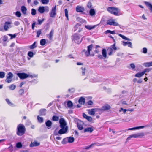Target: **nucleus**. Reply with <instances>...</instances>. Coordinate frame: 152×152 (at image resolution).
Listing matches in <instances>:
<instances>
[{
  "label": "nucleus",
  "instance_id": "nucleus-1",
  "mask_svg": "<svg viewBox=\"0 0 152 152\" xmlns=\"http://www.w3.org/2000/svg\"><path fill=\"white\" fill-rule=\"evenodd\" d=\"M26 131V128L22 124H19L17 126L16 134L19 136L23 135Z\"/></svg>",
  "mask_w": 152,
  "mask_h": 152
},
{
  "label": "nucleus",
  "instance_id": "nucleus-2",
  "mask_svg": "<svg viewBox=\"0 0 152 152\" xmlns=\"http://www.w3.org/2000/svg\"><path fill=\"white\" fill-rule=\"evenodd\" d=\"M107 10L110 13L116 16L118 15V13L120 12V10L119 9L113 7H108L107 8Z\"/></svg>",
  "mask_w": 152,
  "mask_h": 152
},
{
  "label": "nucleus",
  "instance_id": "nucleus-3",
  "mask_svg": "<svg viewBox=\"0 0 152 152\" xmlns=\"http://www.w3.org/2000/svg\"><path fill=\"white\" fill-rule=\"evenodd\" d=\"M82 35L78 34H75L72 36V39L75 42L79 44L81 43L82 41V39H80V37Z\"/></svg>",
  "mask_w": 152,
  "mask_h": 152
},
{
  "label": "nucleus",
  "instance_id": "nucleus-4",
  "mask_svg": "<svg viewBox=\"0 0 152 152\" xmlns=\"http://www.w3.org/2000/svg\"><path fill=\"white\" fill-rule=\"evenodd\" d=\"M93 46V45L91 44L87 47V50L84 49L83 50V53H85L86 57L90 55V51L91 50Z\"/></svg>",
  "mask_w": 152,
  "mask_h": 152
},
{
  "label": "nucleus",
  "instance_id": "nucleus-5",
  "mask_svg": "<svg viewBox=\"0 0 152 152\" xmlns=\"http://www.w3.org/2000/svg\"><path fill=\"white\" fill-rule=\"evenodd\" d=\"M56 6L55 5L54 7L52 8L51 11L49 13L50 17L52 18L55 17L56 15Z\"/></svg>",
  "mask_w": 152,
  "mask_h": 152
},
{
  "label": "nucleus",
  "instance_id": "nucleus-6",
  "mask_svg": "<svg viewBox=\"0 0 152 152\" xmlns=\"http://www.w3.org/2000/svg\"><path fill=\"white\" fill-rule=\"evenodd\" d=\"M13 76V75L11 72H9L6 76L7 78L5 81L8 83H10L12 81V78Z\"/></svg>",
  "mask_w": 152,
  "mask_h": 152
},
{
  "label": "nucleus",
  "instance_id": "nucleus-7",
  "mask_svg": "<svg viewBox=\"0 0 152 152\" xmlns=\"http://www.w3.org/2000/svg\"><path fill=\"white\" fill-rule=\"evenodd\" d=\"M17 75L21 79H25L29 76V75L24 73H19L17 74Z\"/></svg>",
  "mask_w": 152,
  "mask_h": 152
},
{
  "label": "nucleus",
  "instance_id": "nucleus-8",
  "mask_svg": "<svg viewBox=\"0 0 152 152\" xmlns=\"http://www.w3.org/2000/svg\"><path fill=\"white\" fill-rule=\"evenodd\" d=\"M107 24L110 25H113L114 26H118L119 25L115 21V20L111 19L107 20Z\"/></svg>",
  "mask_w": 152,
  "mask_h": 152
},
{
  "label": "nucleus",
  "instance_id": "nucleus-9",
  "mask_svg": "<svg viewBox=\"0 0 152 152\" xmlns=\"http://www.w3.org/2000/svg\"><path fill=\"white\" fill-rule=\"evenodd\" d=\"M12 24V23L10 22H5L4 26V30L6 31L8 30V28L12 27L11 26Z\"/></svg>",
  "mask_w": 152,
  "mask_h": 152
},
{
  "label": "nucleus",
  "instance_id": "nucleus-10",
  "mask_svg": "<svg viewBox=\"0 0 152 152\" xmlns=\"http://www.w3.org/2000/svg\"><path fill=\"white\" fill-rule=\"evenodd\" d=\"M60 127L61 128L65 127L67 126H66V123L64 118H61L59 120Z\"/></svg>",
  "mask_w": 152,
  "mask_h": 152
},
{
  "label": "nucleus",
  "instance_id": "nucleus-11",
  "mask_svg": "<svg viewBox=\"0 0 152 152\" xmlns=\"http://www.w3.org/2000/svg\"><path fill=\"white\" fill-rule=\"evenodd\" d=\"M58 132V133L59 134H62L66 133L68 130V128L67 126H66L65 127L61 128Z\"/></svg>",
  "mask_w": 152,
  "mask_h": 152
},
{
  "label": "nucleus",
  "instance_id": "nucleus-12",
  "mask_svg": "<svg viewBox=\"0 0 152 152\" xmlns=\"http://www.w3.org/2000/svg\"><path fill=\"white\" fill-rule=\"evenodd\" d=\"M83 122L82 121H80L79 122L77 123V126L78 129L80 130H82L83 129Z\"/></svg>",
  "mask_w": 152,
  "mask_h": 152
},
{
  "label": "nucleus",
  "instance_id": "nucleus-13",
  "mask_svg": "<svg viewBox=\"0 0 152 152\" xmlns=\"http://www.w3.org/2000/svg\"><path fill=\"white\" fill-rule=\"evenodd\" d=\"M46 111L45 109H41L39 111V114L40 115H45L46 114Z\"/></svg>",
  "mask_w": 152,
  "mask_h": 152
},
{
  "label": "nucleus",
  "instance_id": "nucleus-14",
  "mask_svg": "<svg viewBox=\"0 0 152 152\" xmlns=\"http://www.w3.org/2000/svg\"><path fill=\"white\" fill-rule=\"evenodd\" d=\"M76 10L78 12H83L84 10V9L83 7L78 6L76 8Z\"/></svg>",
  "mask_w": 152,
  "mask_h": 152
},
{
  "label": "nucleus",
  "instance_id": "nucleus-15",
  "mask_svg": "<svg viewBox=\"0 0 152 152\" xmlns=\"http://www.w3.org/2000/svg\"><path fill=\"white\" fill-rule=\"evenodd\" d=\"M97 25H96L92 26L89 25H85V27L86 28L88 29V30H91L95 28Z\"/></svg>",
  "mask_w": 152,
  "mask_h": 152
},
{
  "label": "nucleus",
  "instance_id": "nucleus-16",
  "mask_svg": "<svg viewBox=\"0 0 152 152\" xmlns=\"http://www.w3.org/2000/svg\"><path fill=\"white\" fill-rule=\"evenodd\" d=\"M145 3L150 10L151 12H152V5L148 2L145 1Z\"/></svg>",
  "mask_w": 152,
  "mask_h": 152
},
{
  "label": "nucleus",
  "instance_id": "nucleus-17",
  "mask_svg": "<svg viewBox=\"0 0 152 152\" xmlns=\"http://www.w3.org/2000/svg\"><path fill=\"white\" fill-rule=\"evenodd\" d=\"M39 143L38 142L36 141H34L33 142L31 143L30 145V146L31 147L34 146H39Z\"/></svg>",
  "mask_w": 152,
  "mask_h": 152
},
{
  "label": "nucleus",
  "instance_id": "nucleus-18",
  "mask_svg": "<svg viewBox=\"0 0 152 152\" xmlns=\"http://www.w3.org/2000/svg\"><path fill=\"white\" fill-rule=\"evenodd\" d=\"M83 117L84 118L86 119L88 121H91L92 120V118L91 117L88 116L86 114L84 113H83Z\"/></svg>",
  "mask_w": 152,
  "mask_h": 152
},
{
  "label": "nucleus",
  "instance_id": "nucleus-19",
  "mask_svg": "<svg viewBox=\"0 0 152 152\" xmlns=\"http://www.w3.org/2000/svg\"><path fill=\"white\" fill-rule=\"evenodd\" d=\"M21 10L23 14L24 15L26 14L27 9L25 6H23L21 7Z\"/></svg>",
  "mask_w": 152,
  "mask_h": 152
},
{
  "label": "nucleus",
  "instance_id": "nucleus-20",
  "mask_svg": "<svg viewBox=\"0 0 152 152\" xmlns=\"http://www.w3.org/2000/svg\"><path fill=\"white\" fill-rule=\"evenodd\" d=\"M110 108V107L108 105H106L102 106L101 108L102 110H106L109 109Z\"/></svg>",
  "mask_w": 152,
  "mask_h": 152
},
{
  "label": "nucleus",
  "instance_id": "nucleus-21",
  "mask_svg": "<svg viewBox=\"0 0 152 152\" xmlns=\"http://www.w3.org/2000/svg\"><path fill=\"white\" fill-rule=\"evenodd\" d=\"M67 105L68 107L69 108H72L73 106V104L71 101L69 100L67 102Z\"/></svg>",
  "mask_w": 152,
  "mask_h": 152
},
{
  "label": "nucleus",
  "instance_id": "nucleus-22",
  "mask_svg": "<svg viewBox=\"0 0 152 152\" xmlns=\"http://www.w3.org/2000/svg\"><path fill=\"white\" fill-rule=\"evenodd\" d=\"M52 124V122L49 120H48L45 122V124L48 127V129H50V126Z\"/></svg>",
  "mask_w": 152,
  "mask_h": 152
},
{
  "label": "nucleus",
  "instance_id": "nucleus-23",
  "mask_svg": "<svg viewBox=\"0 0 152 152\" xmlns=\"http://www.w3.org/2000/svg\"><path fill=\"white\" fill-rule=\"evenodd\" d=\"M78 102L80 104H83L85 103V99L82 97H81L79 99Z\"/></svg>",
  "mask_w": 152,
  "mask_h": 152
},
{
  "label": "nucleus",
  "instance_id": "nucleus-24",
  "mask_svg": "<svg viewBox=\"0 0 152 152\" xmlns=\"http://www.w3.org/2000/svg\"><path fill=\"white\" fill-rule=\"evenodd\" d=\"M93 130L91 127H88L85 129L84 130V132H89L91 133Z\"/></svg>",
  "mask_w": 152,
  "mask_h": 152
},
{
  "label": "nucleus",
  "instance_id": "nucleus-25",
  "mask_svg": "<svg viewBox=\"0 0 152 152\" xmlns=\"http://www.w3.org/2000/svg\"><path fill=\"white\" fill-rule=\"evenodd\" d=\"M96 14V12L94 9H91L89 11L90 15L91 16H94Z\"/></svg>",
  "mask_w": 152,
  "mask_h": 152
},
{
  "label": "nucleus",
  "instance_id": "nucleus-26",
  "mask_svg": "<svg viewBox=\"0 0 152 152\" xmlns=\"http://www.w3.org/2000/svg\"><path fill=\"white\" fill-rule=\"evenodd\" d=\"M54 30L52 29L49 34L48 38L50 40H51L52 39L53 36L54 34Z\"/></svg>",
  "mask_w": 152,
  "mask_h": 152
},
{
  "label": "nucleus",
  "instance_id": "nucleus-27",
  "mask_svg": "<svg viewBox=\"0 0 152 152\" xmlns=\"http://www.w3.org/2000/svg\"><path fill=\"white\" fill-rule=\"evenodd\" d=\"M88 112L89 114L91 115H94L95 113L93 108L88 110Z\"/></svg>",
  "mask_w": 152,
  "mask_h": 152
},
{
  "label": "nucleus",
  "instance_id": "nucleus-28",
  "mask_svg": "<svg viewBox=\"0 0 152 152\" xmlns=\"http://www.w3.org/2000/svg\"><path fill=\"white\" fill-rule=\"evenodd\" d=\"M102 56L104 58H105L107 57V53L106 50L103 49L102 51Z\"/></svg>",
  "mask_w": 152,
  "mask_h": 152
},
{
  "label": "nucleus",
  "instance_id": "nucleus-29",
  "mask_svg": "<svg viewBox=\"0 0 152 152\" xmlns=\"http://www.w3.org/2000/svg\"><path fill=\"white\" fill-rule=\"evenodd\" d=\"M144 75L143 72H140L137 73L135 75V76L137 77H140Z\"/></svg>",
  "mask_w": 152,
  "mask_h": 152
},
{
  "label": "nucleus",
  "instance_id": "nucleus-30",
  "mask_svg": "<svg viewBox=\"0 0 152 152\" xmlns=\"http://www.w3.org/2000/svg\"><path fill=\"white\" fill-rule=\"evenodd\" d=\"M38 11L41 14H42L44 12V7H39L38 9Z\"/></svg>",
  "mask_w": 152,
  "mask_h": 152
},
{
  "label": "nucleus",
  "instance_id": "nucleus-31",
  "mask_svg": "<svg viewBox=\"0 0 152 152\" xmlns=\"http://www.w3.org/2000/svg\"><path fill=\"white\" fill-rule=\"evenodd\" d=\"M37 42H35L33 44L29 46V48L31 49H34L37 47Z\"/></svg>",
  "mask_w": 152,
  "mask_h": 152
},
{
  "label": "nucleus",
  "instance_id": "nucleus-32",
  "mask_svg": "<svg viewBox=\"0 0 152 152\" xmlns=\"http://www.w3.org/2000/svg\"><path fill=\"white\" fill-rule=\"evenodd\" d=\"M137 137V134H134L131 135H130L127 138V140H129L131 138H136Z\"/></svg>",
  "mask_w": 152,
  "mask_h": 152
},
{
  "label": "nucleus",
  "instance_id": "nucleus-33",
  "mask_svg": "<svg viewBox=\"0 0 152 152\" xmlns=\"http://www.w3.org/2000/svg\"><path fill=\"white\" fill-rule=\"evenodd\" d=\"M143 65L146 67H150L152 66V61L145 63L143 64Z\"/></svg>",
  "mask_w": 152,
  "mask_h": 152
},
{
  "label": "nucleus",
  "instance_id": "nucleus-34",
  "mask_svg": "<svg viewBox=\"0 0 152 152\" xmlns=\"http://www.w3.org/2000/svg\"><path fill=\"white\" fill-rule=\"evenodd\" d=\"M68 142L69 143H72L74 141V138L73 137H69L67 138Z\"/></svg>",
  "mask_w": 152,
  "mask_h": 152
},
{
  "label": "nucleus",
  "instance_id": "nucleus-35",
  "mask_svg": "<svg viewBox=\"0 0 152 152\" xmlns=\"http://www.w3.org/2000/svg\"><path fill=\"white\" fill-rule=\"evenodd\" d=\"M107 52H108V54L109 55H111L113 53V50L111 48H109L107 49Z\"/></svg>",
  "mask_w": 152,
  "mask_h": 152
},
{
  "label": "nucleus",
  "instance_id": "nucleus-36",
  "mask_svg": "<svg viewBox=\"0 0 152 152\" xmlns=\"http://www.w3.org/2000/svg\"><path fill=\"white\" fill-rule=\"evenodd\" d=\"M46 43L45 39H42L40 41V44L42 46L45 45Z\"/></svg>",
  "mask_w": 152,
  "mask_h": 152
},
{
  "label": "nucleus",
  "instance_id": "nucleus-37",
  "mask_svg": "<svg viewBox=\"0 0 152 152\" xmlns=\"http://www.w3.org/2000/svg\"><path fill=\"white\" fill-rule=\"evenodd\" d=\"M37 120L40 123H42L43 121V118L42 117H40L38 116L37 117Z\"/></svg>",
  "mask_w": 152,
  "mask_h": 152
},
{
  "label": "nucleus",
  "instance_id": "nucleus-38",
  "mask_svg": "<svg viewBox=\"0 0 152 152\" xmlns=\"http://www.w3.org/2000/svg\"><path fill=\"white\" fill-rule=\"evenodd\" d=\"M59 119V117L56 116H53L52 117V120L53 121H56L58 120Z\"/></svg>",
  "mask_w": 152,
  "mask_h": 152
},
{
  "label": "nucleus",
  "instance_id": "nucleus-39",
  "mask_svg": "<svg viewBox=\"0 0 152 152\" xmlns=\"http://www.w3.org/2000/svg\"><path fill=\"white\" fill-rule=\"evenodd\" d=\"M6 101L9 105L10 106H13V104L10 102V100L8 99H6Z\"/></svg>",
  "mask_w": 152,
  "mask_h": 152
},
{
  "label": "nucleus",
  "instance_id": "nucleus-40",
  "mask_svg": "<svg viewBox=\"0 0 152 152\" xmlns=\"http://www.w3.org/2000/svg\"><path fill=\"white\" fill-rule=\"evenodd\" d=\"M16 87V86L13 84L11 85L10 86H9V88L11 90H14L15 88Z\"/></svg>",
  "mask_w": 152,
  "mask_h": 152
},
{
  "label": "nucleus",
  "instance_id": "nucleus-41",
  "mask_svg": "<svg viewBox=\"0 0 152 152\" xmlns=\"http://www.w3.org/2000/svg\"><path fill=\"white\" fill-rule=\"evenodd\" d=\"M82 70V73L83 75H85V71L86 70V68L85 67H82L81 68Z\"/></svg>",
  "mask_w": 152,
  "mask_h": 152
},
{
  "label": "nucleus",
  "instance_id": "nucleus-42",
  "mask_svg": "<svg viewBox=\"0 0 152 152\" xmlns=\"http://www.w3.org/2000/svg\"><path fill=\"white\" fill-rule=\"evenodd\" d=\"M105 33H110L112 34H115L114 31H111L110 30H107L105 31Z\"/></svg>",
  "mask_w": 152,
  "mask_h": 152
},
{
  "label": "nucleus",
  "instance_id": "nucleus-43",
  "mask_svg": "<svg viewBox=\"0 0 152 152\" xmlns=\"http://www.w3.org/2000/svg\"><path fill=\"white\" fill-rule=\"evenodd\" d=\"M41 2L44 4H47L49 2V0H41Z\"/></svg>",
  "mask_w": 152,
  "mask_h": 152
},
{
  "label": "nucleus",
  "instance_id": "nucleus-44",
  "mask_svg": "<svg viewBox=\"0 0 152 152\" xmlns=\"http://www.w3.org/2000/svg\"><path fill=\"white\" fill-rule=\"evenodd\" d=\"M28 56L32 58L33 56V53L31 51H29L28 52Z\"/></svg>",
  "mask_w": 152,
  "mask_h": 152
},
{
  "label": "nucleus",
  "instance_id": "nucleus-45",
  "mask_svg": "<svg viewBox=\"0 0 152 152\" xmlns=\"http://www.w3.org/2000/svg\"><path fill=\"white\" fill-rule=\"evenodd\" d=\"M16 147L17 148H19L22 147V145L20 142H18L16 144Z\"/></svg>",
  "mask_w": 152,
  "mask_h": 152
},
{
  "label": "nucleus",
  "instance_id": "nucleus-46",
  "mask_svg": "<svg viewBox=\"0 0 152 152\" xmlns=\"http://www.w3.org/2000/svg\"><path fill=\"white\" fill-rule=\"evenodd\" d=\"M5 76V73L4 72H0V78H3Z\"/></svg>",
  "mask_w": 152,
  "mask_h": 152
},
{
  "label": "nucleus",
  "instance_id": "nucleus-47",
  "mask_svg": "<svg viewBox=\"0 0 152 152\" xmlns=\"http://www.w3.org/2000/svg\"><path fill=\"white\" fill-rule=\"evenodd\" d=\"M65 13V16L67 18V19L68 20V11L67 9H65L64 10Z\"/></svg>",
  "mask_w": 152,
  "mask_h": 152
},
{
  "label": "nucleus",
  "instance_id": "nucleus-48",
  "mask_svg": "<svg viewBox=\"0 0 152 152\" xmlns=\"http://www.w3.org/2000/svg\"><path fill=\"white\" fill-rule=\"evenodd\" d=\"M15 15L18 17H20L21 16V13L20 12L17 11L15 13Z\"/></svg>",
  "mask_w": 152,
  "mask_h": 152
},
{
  "label": "nucleus",
  "instance_id": "nucleus-49",
  "mask_svg": "<svg viewBox=\"0 0 152 152\" xmlns=\"http://www.w3.org/2000/svg\"><path fill=\"white\" fill-rule=\"evenodd\" d=\"M36 10L34 9H31V14L32 15H34L36 14Z\"/></svg>",
  "mask_w": 152,
  "mask_h": 152
},
{
  "label": "nucleus",
  "instance_id": "nucleus-50",
  "mask_svg": "<svg viewBox=\"0 0 152 152\" xmlns=\"http://www.w3.org/2000/svg\"><path fill=\"white\" fill-rule=\"evenodd\" d=\"M151 70V69L150 68H146L142 72L144 74L146 72H148Z\"/></svg>",
  "mask_w": 152,
  "mask_h": 152
},
{
  "label": "nucleus",
  "instance_id": "nucleus-51",
  "mask_svg": "<svg viewBox=\"0 0 152 152\" xmlns=\"http://www.w3.org/2000/svg\"><path fill=\"white\" fill-rule=\"evenodd\" d=\"M75 91V89L74 88H72L71 89H69L68 90L69 92L71 93H73Z\"/></svg>",
  "mask_w": 152,
  "mask_h": 152
},
{
  "label": "nucleus",
  "instance_id": "nucleus-52",
  "mask_svg": "<svg viewBox=\"0 0 152 152\" xmlns=\"http://www.w3.org/2000/svg\"><path fill=\"white\" fill-rule=\"evenodd\" d=\"M19 94L21 95H23L24 93V90L23 89L20 90L19 91Z\"/></svg>",
  "mask_w": 152,
  "mask_h": 152
},
{
  "label": "nucleus",
  "instance_id": "nucleus-53",
  "mask_svg": "<svg viewBox=\"0 0 152 152\" xmlns=\"http://www.w3.org/2000/svg\"><path fill=\"white\" fill-rule=\"evenodd\" d=\"M41 34V31L40 30H39L38 31H37V37H39Z\"/></svg>",
  "mask_w": 152,
  "mask_h": 152
},
{
  "label": "nucleus",
  "instance_id": "nucleus-54",
  "mask_svg": "<svg viewBox=\"0 0 152 152\" xmlns=\"http://www.w3.org/2000/svg\"><path fill=\"white\" fill-rule=\"evenodd\" d=\"M93 109L95 111V112H100L102 111L101 108H95Z\"/></svg>",
  "mask_w": 152,
  "mask_h": 152
},
{
  "label": "nucleus",
  "instance_id": "nucleus-55",
  "mask_svg": "<svg viewBox=\"0 0 152 152\" xmlns=\"http://www.w3.org/2000/svg\"><path fill=\"white\" fill-rule=\"evenodd\" d=\"M44 12H48L49 10V8L47 6L44 7Z\"/></svg>",
  "mask_w": 152,
  "mask_h": 152
},
{
  "label": "nucleus",
  "instance_id": "nucleus-56",
  "mask_svg": "<svg viewBox=\"0 0 152 152\" xmlns=\"http://www.w3.org/2000/svg\"><path fill=\"white\" fill-rule=\"evenodd\" d=\"M137 135V137L140 136H144V134L143 133H138L136 134Z\"/></svg>",
  "mask_w": 152,
  "mask_h": 152
},
{
  "label": "nucleus",
  "instance_id": "nucleus-57",
  "mask_svg": "<svg viewBox=\"0 0 152 152\" xmlns=\"http://www.w3.org/2000/svg\"><path fill=\"white\" fill-rule=\"evenodd\" d=\"M148 125H145L137 127V129H143L145 127H148Z\"/></svg>",
  "mask_w": 152,
  "mask_h": 152
},
{
  "label": "nucleus",
  "instance_id": "nucleus-58",
  "mask_svg": "<svg viewBox=\"0 0 152 152\" xmlns=\"http://www.w3.org/2000/svg\"><path fill=\"white\" fill-rule=\"evenodd\" d=\"M147 49L145 48H142V52L144 53L145 54L147 53Z\"/></svg>",
  "mask_w": 152,
  "mask_h": 152
},
{
  "label": "nucleus",
  "instance_id": "nucleus-59",
  "mask_svg": "<svg viewBox=\"0 0 152 152\" xmlns=\"http://www.w3.org/2000/svg\"><path fill=\"white\" fill-rule=\"evenodd\" d=\"M8 39V37L7 36L5 35L3 36V40L4 42H5Z\"/></svg>",
  "mask_w": 152,
  "mask_h": 152
},
{
  "label": "nucleus",
  "instance_id": "nucleus-60",
  "mask_svg": "<svg viewBox=\"0 0 152 152\" xmlns=\"http://www.w3.org/2000/svg\"><path fill=\"white\" fill-rule=\"evenodd\" d=\"M128 110H129V109L126 110V109H124L123 108H121L120 110L119 111L121 112L122 111H123L124 113H125L126 112V111H128Z\"/></svg>",
  "mask_w": 152,
  "mask_h": 152
},
{
  "label": "nucleus",
  "instance_id": "nucleus-61",
  "mask_svg": "<svg viewBox=\"0 0 152 152\" xmlns=\"http://www.w3.org/2000/svg\"><path fill=\"white\" fill-rule=\"evenodd\" d=\"M95 144H92L90 145H89V146H86L85 147V148L86 149H89L90 148L92 147L93 145H94Z\"/></svg>",
  "mask_w": 152,
  "mask_h": 152
},
{
  "label": "nucleus",
  "instance_id": "nucleus-62",
  "mask_svg": "<svg viewBox=\"0 0 152 152\" xmlns=\"http://www.w3.org/2000/svg\"><path fill=\"white\" fill-rule=\"evenodd\" d=\"M44 19H42V20L38 19V22L39 24V25H41L42 24V23L44 21Z\"/></svg>",
  "mask_w": 152,
  "mask_h": 152
},
{
  "label": "nucleus",
  "instance_id": "nucleus-63",
  "mask_svg": "<svg viewBox=\"0 0 152 152\" xmlns=\"http://www.w3.org/2000/svg\"><path fill=\"white\" fill-rule=\"evenodd\" d=\"M122 43H123V45L124 46H126L127 45H128V42H125L124 41H122Z\"/></svg>",
  "mask_w": 152,
  "mask_h": 152
},
{
  "label": "nucleus",
  "instance_id": "nucleus-64",
  "mask_svg": "<svg viewBox=\"0 0 152 152\" xmlns=\"http://www.w3.org/2000/svg\"><path fill=\"white\" fill-rule=\"evenodd\" d=\"M130 66L131 67V68L133 69H134L135 68V66L133 63H131L130 64Z\"/></svg>",
  "mask_w": 152,
  "mask_h": 152
}]
</instances>
